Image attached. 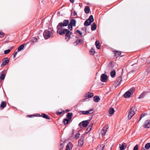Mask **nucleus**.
I'll return each mask as SVG.
<instances>
[{"mask_svg":"<svg viewBox=\"0 0 150 150\" xmlns=\"http://www.w3.org/2000/svg\"><path fill=\"white\" fill-rule=\"evenodd\" d=\"M57 32L60 35L65 34V39L67 41H68L71 38V35L72 33L68 29H62L60 30V28L57 30Z\"/></svg>","mask_w":150,"mask_h":150,"instance_id":"1","label":"nucleus"},{"mask_svg":"<svg viewBox=\"0 0 150 150\" xmlns=\"http://www.w3.org/2000/svg\"><path fill=\"white\" fill-rule=\"evenodd\" d=\"M54 32V31L52 30L50 31L47 30H45L43 33V36L45 39H47L51 37H52Z\"/></svg>","mask_w":150,"mask_h":150,"instance_id":"2","label":"nucleus"},{"mask_svg":"<svg viewBox=\"0 0 150 150\" xmlns=\"http://www.w3.org/2000/svg\"><path fill=\"white\" fill-rule=\"evenodd\" d=\"M69 21L68 20H64L62 22L59 23L57 26V30L60 28V30L62 29V28L64 26H67L69 24Z\"/></svg>","mask_w":150,"mask_h":150,"instance_id":"3","label":"nucleus"},{"mask_svg":"<svg viewBox=\"0 0 150 150\" xmlns=\"http://www.w3.org/2000/svg\"><path fill=\"white\" fill-rule=\"evenodd\" d=\"M137 111V109L135 106H133L131 108L129 111V112L128 119L130 120L135 114L136 112Z\"/></svg>","mask_w":150,"mask_h":150,"instance_id":"4","label":"nucleus"},{"mask_svg":"<svg viewBox=\"0 0 150 150\" xmlns=\"http://www.w3.org/2000/svg\"><path fill=\"white\" fill-rule=\"evenodd\" d=\"M94 18L92 15H91L89 18L85 21V25L88 26L94 21Z\"/></svg>","mask_w":150,"mask_h":150,"instance_id":"5","label":"nucleus"},{"mask_svg":"<svg viewBox=\"0 0 150 150\" xmlns=\"http://www.w3.org/2000/svg\"><path fill=\"white\" fill-rule=\"evenodd\" d=\"M108 128V125H106L101 130V134L103 137L105 135Z\"/></svg>","mask_w":150,"mask_h":150,"instance_id":"6","label":"nucleus"},{"mask_svg":"<svg viewBox=\"0 0 150 150\" xmlns=\"http://www.w3.org/2000/svg\"><path fill=\"white\" fill-rule=\"evenodd\" d=\"M76 40L75 42L74 43V45L76 46L78 45L79 44H82L83 42V41L81 39H78V37L77 36H76Z\"/></svg>","mask_w":150,"mask_h":150,"instance_id":"7","label":"nucleus"},{"mask_svg":"<svg viewBox=\"0 0 150 150\" xmlns=\"http://www.w3.org/2000/svg\"><path fill=\"white\" fill-rule=\"evenodd\" d=\"M94 95L92 93L90 92H87L85 94V101L86 100L88 99L91 98Z\"/></svg>","mask_w":150,"mask_h":150,"instance_id":"8","label":"nucleus"},{"mask_svg":"<svg viewBox=\"0 0 150 150\" xmlns=\"http://www.w3.org/2000/svg\"><path fill=\"white\" fill-rule=\"evenodd\" d=\"M107 79V76L105 74H102L100 76V80L102 82H105Z\"/></svg>","mask_w":150,"mask_h":150,"instance_id":"9","label":"nucleus"},{"mask_svg":"<svg viewBox=\"0 0 150 150\" xmlns=\"http://www.w3.org/2000/svg\"><path fill=\"white\" fill-rule=\"evenodd\" d=\"M143 127L144 128H150V120H146L145 122Z\"/></svg>","mask_w":150,"mask_h":150,"instance_id":"10","label":"nucleus"},{"mask_svg":"<svg viewBox=\"0 0 150 150\" xmlns=\"http://www.w3.org/2000/svg\"><path fill=\"white\" fill-rule=\"evenodd\" d=\"M147 69L145 72V75H147L150 72V62H147Z\"/></svg>","mask_w":150,"mask_h":150,"instance_id":"11","label":"nucleus"},{"mask_svg":"<svg viewBox=\"0 0 150 150\" xmlns=\"http://www.w3.org/2000/svg\"><path fill=\"white\" fill-rule=\"evenodd\" d=\"M113 52L114 54V56L117 58L119 56H120L121 54V52L119 51L115 50L113 51Z\"/></svg>","mask_w":150,"mask_h":150,"instance_id":"12","label":"nucleus"},{"mask_svg":"<svg viewBox=\"0 0 150 150\" xmlns=\"http://www.w3.org/2000/svg\"><path fill=\"white\" fill-rule=\"evenodd\" d=\"M9 60L8 58L7 57H6L2 60V64L3 66H5L9 63Z\"/></svg>","mask_w":150,"mask_h":150,"instance_id":"13","label":"nucleus"},{"mask_svg":"<svg viewBox=\"0 0 150 150\" xmlns=\"http://www.w3.org/2000/svg\"><path fill=\"white\" fill-rule=\"evenodd\" d=\"M120 150H124L127 147V145L126 143H123L122 144H119Z\"/></svg>","mask_w":150,"mask_h":150,"instance_id":"14","label":"nucleus"},{"mask_svg":"<svg viewBox=\"0 0 150 150\" xmlns=\"http://www.w3.org/2000/svg\"><path fill=\"white\" fill-rule=\"evenodd\" d=\"M84 138H81L79 141L78 145L79 146H81L83 145L84 144Z\"/></svg>","mask_w":150,"mask_h":150,"instance_id":"15","label":"nucleus"},{"mask_svg":"<svg viewBox=\"0 0 150 150\" xmlns=\"http://www.w3.org/2000/svg\"><path fill=\"white\" fill-rule=\"evenodd\" d=\"M6 74V70H5L3 71L1 73V76H0V79L1 80H4L5 78Z\"/></svg>","mask_w":150,"mask_h":150,"instance_id":"16","label":"nucleus"},{"mask_svg":"<svg viewBox=\"0 0 150 150\" xmlns=\"http://www.w3.org/2000/svg\"><path fill=\"white\" fill-rule=\"evenodd\" d=\"M93 123H91L89 127L87 128V129H86V131L85 132V133L86 134L88 133L92 129L93 126Z\"/></svg>","mask_w":150,"mask_h":150,"instance_id":"17","label":"nucleus"},{"mask_svg":"<svg viewBox=\"0 0 150 150\" xmlns=\"http://www.w3.org/2000/svg\"><path fill=\"white\" fill-rule=\"evenodd\" d=\"M95 110L93 109H91L85 111V115H90L93 114Z\"/></svg>","mask_w":150,"mask_h":150,"instance_id":"18","label":"nucleus"},{"mask_svg":"<svg viewBox=\"0 0 150 150\" xmlns=\"http://www.w3.org/2000/svg\"><path fill=\"white\" fill-rule=\"evenodd\" d=\"M105 145L104 144H102L98 145L97 146L96 150H104Z\"/></svg>","mask_w":150,"mask_h":150,"instance_id":"19","label":"nucleus"},{"mask_svg":"<svg viewBox=\"0 0 150 150\" xmlns=\"http://www.w3.org/2000/svg\"><path fill=\"white\" fill-rule=\"evenodd\" d=\"M39 116L42 117L43 118L47 120L50 119V117L47 115L45 113H42L40 115H39Z\"/></svg>","mask_w":150,"mask_h":150,"instance_id":"20","label":"nucleus"},{"mask_svg":"<svg viewBox=\"0 0 150 150\" xmlns=\"http://www.w3.org/2000/svg\"><path fill=\"white\" fill-rule=\"evenodd\" d=\"M6 102L4 101H2L1 103L0 107L2 109H3L6 106Z\"/></svg>","mask_w":150,"mask_h":150,"instance_id":"21","label":"nucleus"},{"mask_svg":"<svg viewBox=\"0 0 150 150\" xmlns=\"http://www.w3.org/2000/svg\"><path fill=\"white\" fill-rule=\"evenodd\" d=\"M78 125L81 129H83L84 127V120L80 123Z\"/></svg>","mask_w":150,"mask_h":150,"instance_id":"22","label":"nucleus"},{"mask_svg":"<svg viewBox=\"0 0 150 150\" xmlns=\"http://www.w3.org/2000/svg\"><path fill=\"white\" fill-rule=\"evenodd\" d=\"M131 95V93L128 91L125 93L124 96L125 98H129Z\"/></svg>","mask_w":150,"mask_h":150,"instance_id":"23","label":"nucleus"},{"mask_svg":"<svg viewBox=\"0 0 150 150\" xmlns=\"http://www.w3.org/2000/svg\"><path fill=\"white\" fill-rule=\"evenodd\" d=\"M76 21L74 19H72L70 21L69 23L74 26H75L76 25Z\"/></svg>","mask_w":150,"mask_h":150,"instance_id":"24","label":"nucleus"},{"mask_svg":"<svg viewBox=\"0 0 150 150\" xmlns=\"http://www.w3.org/2000/svg\"><path fill=\"white\" fill-rule=\"evenodd\" d=\"M122 81V77L121 76H120L117 78L116 81L117 83H119L117 84V85H120Z\"/></svg>","mask_w":150,"mask_h":150,"instance_id":"25","label":"nucleus"},{"mask_svg":"<svg viewBox=\"0 0 150 150\" xmlns=\"http://www.w3.org/2000/svg\"><path fill=\"white\" fill-rule=\"evenodd\" d=\"M91 12L90 7L89 6H85V13L88 14Z\"/></svg>","mask_w":150,"mask_h":150,"instance_id":"26","label":"nucleus"},{"mask_svg":"<svg viewBox=\"0 0 150 150\" xmlns=\"http://www.w3.org/2000/svg\"><path fill=\"white\" fill-rule=\"evenodd\" d=\"M100 100V98L98 96H96L93 97V101L95 102H98Z\"/></svg>","mask_w":150,"mask_h":150,"instance_id":"27","label":"nucleus"},{"mask_svg":"<svg viewBox=\"0 0 150 150\" xmlns=\"http://www.w3.org/2000/svg\"><path fill=\"white\" fill-rule=\"evenodd\" d=\"M97 28V25L95 23H93L92 25H91V30L92 31L96 30Z\"/></svg>","mask_w":150,"mask_h":150,"instance_id":"28","label":"nucleus"},{"mask_svg":"<svg viewBox=\"0 0 150 150\" xmlns=\"http://www.w3.org/2000/svg\"><path fill=\"white\" fill-rule=\"evenodd\" d=\"M96 46L98 49H100V45L99 41L97 40L95 43Z\"/></svg>","mask_w":150,"mask_h":150,"instance_id":"29","label":"nucleus"},{"mask_svg":"<svg viewBox=\"0 0 150 150\" xmlns=\"http://www.w3.org/2000/svg\"><path fill=\"white\" fill-rule=\"evenodd\" d=\"M37 40L38 39L36 38L33 37L29 42L27 43V44H28L30 42H31V43H33L34 42H37Z\"/></svg>","mask_w":150,"mask_h":150,"instance_id":"30","label":"nucleus"},{"mask_svg":"<svg viewBox=\"0 0 150 150\" xmlns=\"http://www.w3.org/2000/svg\"><path fill=\"white\" fill-rule=\"evenodd\" d=\"M73 115V114L72 113H67V119L71 120L72 118V117Z\"/></svg>","mask_w":150,"mask_h":150,"instance_id":"31","label":"nucleus"},{"mask_svg":"<svg viewBox=\"0 0 150 150\" xmlns=\"http://www.w3.org/2000/svg\"><path fill=\"white\" fill-rule=\"evenodd\" d=\"M92 117H90V119L86 120H85V128L88 125L90 120L92 119Z\"/></svg>","mask_w":150,"mask_h":150,"instance_id":"32","label":"nucleus"},{"mask_svg":"<svg viewBox=\"0 0 150 150\" xmlns=\"http://www.w3.org/2000/svg\"><path fill=\"white\" fill-rule=\"evenodd\" d=\"M70 120L67 118H65L64 119L63 121V123L64 124V125H67L69 122Z\"/></svg>","mask_w":150,"mask_h":150,"instance_id":"33","label":"nucleus"},{"mask_svg":"<svg viewBox=\"0 0 150 150\" xmlns=\"http://www.w3.org/2000/svg\"><path fill=\"white\" fill-rule=\"evenodd\" d=\"M24 44L20 45L18 48V51L19 52L22 50L24 48Z\"/></svg>","mask_w":150,"mask_h":150,"instance_id":"34","label":"nucleus"},{"mask_svg":"<svg viewBox=\"0 0 150 150\" xmlns=\"http://www.w3.org/2000/svg\"><path fill=\"white\" fill-rule=\"evenodd\" d=\"M115 70H113L111 72L110 75L113 78L115 76Z\"/></svg>","mask_w":150,"mask_h":150,"instance_id":"35","label":"nucleus"},{"mask_svg":"<svg viewBox=\"0 0 150 150\" xmlns=\"http://www.w3.org/2000/svg\"><path fill=\"white\" fill-rule=\"evenodd\" d=\"M115 112V110L113 108H111L109 110V112L110 114L112 115L114 112Z\"/></svg>","mask_w":150,"mask_h":150,"instance_id":"36","label":"nucleus"},{"mask_svg":"<svg viewBox=\"0 0 150 150\" xmlns=\"http://www.w3.org/2000/svg\"><path fill=\"white\" fill-rule=\"evenodd\" d=\"M146 93L145 92H143L142 93L139 95L138 98L141 99L142 98H143L146 95Z\"/></svg>","mask_w":150,"mask_h":150,"instance_id":"37","label":"nucleus"},{"mask_svg":"<svg viewBox=\"0 0 150 150\" xmlns=\"http://www.w3.org/2000/svg\"><path fill=\"white\" fill-rule=\"evenodd\" d=\"M145 148L147 149H149L150 148V143H146L145 146Z\"/></svg>","mask_w":150,"mask_h":150,"instance_id":"38","label":"nucleus"},{"mask_svg":"<svg viewBox=\"0 0 150 150\" xmlns=\"http://www.w3.org/2000/svg\"><path fill=\"white\" fill-rule=\"evenodd\" d=\"M71 144V143L69 142L68 144L66 146V150H70V149L69 147V146Z\"/></svg>","mask_w":150,"mask_h":150,"instance_id":"39","label":"nucleus"},{"mask_svg":"<svg viewBox=\"0 0 150 150\" xmlns=\"http://www.w3.org/2000/svg\"><path fill=\"white\" fill-rule=\"evenodd\" d=\"M135 91V88L134 87H132L131 88L130 90H129L128 91L131 93V94H132Z\"/></svg>","mask_w":150,"mask_h":150,"instance_id":"40","label":"nucleus"},{"mask_svg":"<svg viewBox=\"0 0 150 150\" xmlns=\"http://www.w3.org/2000/svg\"><path fill=\"white\" fill-rule=\"evenodd\" d=\"M68 28L69 30H72L73 29V25H71L69 23V24L68 25Z\"/></svg>","mask_w":150,"mask_h":150,"instance_id":"41","label":"nucleus"},{"mask_svg":"<svg viewBox=\"0 0 150 150\" xmlns=\"http://www.w3.org/2000/svg\"><path fill=\"white\" fill-rule=\"evenodd\" d=\"M65 143L64 142H63L62 143H61L59 146V148L60 149H62L64 147Z\"/></svg>","mask_w":150,"mask_h":150,"instance_id":"42","label":"nucleus"},{"mask_svg":"<svg viewBox=\"0 0 150 150\" xmlns=\"http://www.w3.org/2000/svg\"><path fill=\"white\" fill-rule=\"evenodd\" d=\"M147 115V114L146 113H144L143 114H142L141 116L140 117V119L138 121V122L141 120V119L143 117H144L146 115Z\"/></svg>","mask_w":150,"mask_h":150,"instance_id":"43","label":"nucleus"},{"mask_svg":"<svg viewBox=\"0 0 150 150\" xmlns=\"http://www.w3.org/2000/svg\"><path fill=\"white\" fill-rule=\"evenodd\" d=\"M65 112V111L64 110H63L62 111V112H57L56 113V114L57 115H61L62 114V113H64Z\"/></svg>","mask_w":150,"mask_h":150,"instance_id":"44","label":"nucleus"},{"mask_svg":"<svg viewBox=\"0 0 150 150\" xmlns=\"http://www.w3.org/2000/svg\"><path fill=\"white\" fill-rule=\"evenodd\" d=\"M5 35L4 33L2 32L1 31H0V38H2Z\"/></svg>","mask_w":150,"mask_h":150,"instance_id":"45","label":"nucleus"},{"mask_svg":"<svg viewBox=\"0 0 150 150\" xmlns=\"http://www.w3.org/2000/svg\"><path fill=\"white\" fill-rule=\"evenodd\" d=\"M11 50L10 49H8L4 51V54H6L8 53Z\"/></svg>","mask_w":150,"mask_h":150,"instance_id":"46","label":"nucleus"},{"mask_svg":"<svg viewBox=\"0 0 150 150\" xmlns=\"http://www.w3.org/2000/svg\"><path fill=\"white\" fill-rule=\"evenodd\" d=\"M80 134L79 133H77L75 136V138L77 139L80 136Z\"/></svg>","mask_w":150,"mask_h":150,"instance_id":"47","label":"nucleus"},{"mask_svg":"<svg viewBox=\"0 0 150 150\" xmlns=\"http://www.w3.org/2000/svg\"><path fill=\"white\" fill-rule=\"evenodd\" d=\"M139 145L138 144L136 145L134 147L133 150H138Z\"/></svg>","mask_w":150,"mask_h":150,"instance_id":"48","label":"nucleus"},{"mask_svg":"<svg viewBox=\"0 0 150 150\" xmlns=\"http://www.w3.org/2000/svg\"><path fill=\"white\" fill-rule=\"evenodd\" d=\"M78 33L80 35V36H81L82 35V33L81 32V31L79 30H77L75 32V33Z\"/></svg>","mask_w":150,"mask_h":150,"instance_id":"49","label":"nucleus"},{"mask_svg":"<svg viewBox=\"0 0 150 150\" xmlns=\"http://www.w3.org/2000/svg\"><path fill=\"white\" fill-rule=\"evenodd\" d=\"M71 14L74 16H75L77 15V13H76L75 11H72L71 12Z\"/></svg>","mask_w":150,"mask_h":150,"instance_id":"50","label":"nucleus"},{"mask_svg":"<svg viewBox=\"0 0 150 150\" xmlns=\"http://www.w3.org/2000/svg\"><path fill=\"white\" fill-rule=\"evenodd\" d=\"M135 71L134 70H132L131 71L129 72L128 73V74H130L132 73H134Z\"/></svg>","mask_w":150,"mask_h":150,"instance_id":"51","label":"nucleus"},{"mask_svg":"<svg viewBox=\"0 0 150 150\" xmlns=\"http://www.w3.org/2000/svg\"><path fill=\"white\" fill-rule=\"evenodd\" d=\"M28 116L30 117H32L35 116V115H28Z\"/></svg>","mask_w":150,"mask_h":150,"instance_id":"52","label":"nucleus"},{"mask_svg":"<svg viewBox=\"0 0 150 150\" xmlns=\"http://www.w3.org/2000/svg\"><path fill=\"white\" fill-rule=\"evenodd\" d=\"M90 52L91 53V54H94V53H95V52L94 51H91Z\"/></svg>","mask_w":150,"mask_h":150,"instance_id":"53","label":"nucleus"},{"mask_svg":"<svg viewBox=\"0 0 150 150\" xmlns=\"http://www.w3.org/2000/svg\"><path fill=\"white\" fill-rule=\"evenodd\" d=\"M69 1L71 3H73L74 1V0H69Z\"/></svg>","mask_w":150,"mask_h":150,"instance_id":"54","label":"nucleus"},{"mask_svg":"<svg viewBox=\"0 0 150 150\" xmlns=\"http://www.w3.org/2000/svg\"><path fill=\"white\" fill-rule=\"evenodd\" d=\"M17 54V52H15L13 54L15 55H16Z\"/></svg>","mask_w":150,"mask_h":150,"instance_id":"55","label":"nucleus"},{"mask_svg":"<svg viewBox=\"0 0 150 150\" xmlns=\"http://www.w3.org/2000/svg\"><path fill=\"white\" fill-rule=\"evenodd\" d=\"M65 111H66V112H68L69 111V109H67V110H65Z\"/></svg>","mask_w":150,"mask_h":150,"instance_id":"56","label":"nucleus"},{"mask_svg":"<svg viewBox=\"0 0 150 150\" xmlns=\"http://www.w3.org/2000/svg\"><path fill=\"white\" fill-rule=\"evenodd\" d=\"M83 114L84 115V111H81Z\"/></svg>","mask_w":150,"mask_h":150,"instance_id":"57","label":"nucleus"},{"mask_svg":"<svg viewBox=\"0 0 150 150\" xmlns=\"http://www.w3.org/2000/svg\"><path fill=\"white\" fill-rule=\"evenodd\" d=\"M141 150H145L144 147H143L142 148Z\"/></svg>","mask_w":150,"mask_h":150,"instance_id":"58","label":"nucleus"},{"mask_svg":"<svg viewBox=\"0 0 150 150\" xmlns=\"http://www.w3.org/2000/svg\"><path fill=\"white\" fill-rule=\"evenodd\" d=\"M72 131H73V132H72V135H73L74 134V130H73Z\"/></svg>","mask_w":150,"mask_h":150,"instance_id":"59","label":"nucleus"},{"mask_svg":"<svg viewBox=\"0 0 150 150\" xmlns=\"http://www.w3.org/2000/svg\"><path fill=\"white\" fill-rule=\"evenodd\" d=\"M13 58H15L16 57V55H15L13 54Z\"/></svg>","mask_w":150,"mask_h":150,"instance_id":"60","label":"nucleus"},{"mask_svg":"<svg viewBox=\"0 0 150 150\" xmlns=\"http://www.w3.org/2000/svg\"><path fill=\"white\" fill-rule=\"evenodd\" d=\"M13 48V47H11V49H12Z\"/></svg>","mask_w":150,"mask_h":150,"instance_id":"61","label":"nucleus"},{"mask_svg":"<svg viewBox=\"0 0 150 150\" xmlns=\"http://www.w3.org/2000/svg\"><path fill=\"white\" fill-rule=\"evenodd\" d=\"M87 4H88V5H89V4L88 3H87Z\"/></svg>","mask_w":150,"mask_h":150,"instance_id":"62","label":"nucleus"}]
</instances>
